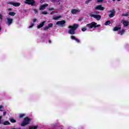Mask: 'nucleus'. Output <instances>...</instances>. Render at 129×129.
Returning a JSON list of instances; mask_svg holds the SVG:
<instances>
[{
    "instance_id": "nucleus-1",
    "label": "nucleus",
    "mask_w": 129,
    "mask_h": 129,
    "mask_svg": "<svg viewBox=\"0 0 129 129\" xmlns=\"http://www.w3.org/2000/svg\"><path fill=\"white\" fill-rule=\"evenodd\" d=\"M79 27V25L77 24H74L73 26H69L68 27V28L70 29L68 33L70 34V35H75L76 29Z\"/></svg>"
},
{
    "instance_id": "nucleus-2",
    "label": "nucleus",
    "mask_w": 129,
    "mask_h": 129,
    "mask_svg": "<svg viewBox=\"0 0 129 129\" xmlns=\"http://www.w3.org/2000/svg\"><path fill=\"white\" fill-rule=\"evenodd\" d=\"M100 25H97V23L95 22H91V23L86 25V27L89 28V29H92V28H98Z\"/></svg>"
},
{
    "instance_id": "nucleus-3",
    "label": "nucleus",
    "mask_w": 129,
    "mask_h": 129,
    "mask_svg": "<svg viewBox=\"0 0 129 129\" xmlns=\"http://www.w3.org/2000/svg\"><path fill=\"white\" fill-rule=\"evenodd\" d=\"M29 121H31V119L29 118L28 117H25L24 120L21 123V126H25V125L29 124Z\"/></svg>"
},
{
    "instance_id": "nucleus-4",
    "label": "nucleus",
    "mask_w": 129,
    "mask_h": 129,
    "mask_svg": "<svg viewBox=\"0 0 129 129\" xmlns=\"http://www.w3.org/2000/svg\"><path fill=\"white\" fill-rule=\"evenodd\" d=\"M90 16L92 18H94V19H96L97 21H99V20L101 19V16L98 15H94L91 13L90 14Z\"/></svg>"
},
{
    "instance_id": "nucleus-5",
    "label": "nucleus",
    "mask_w": 129,
    "mask_h": 129,
    "mask_svg": "<svg viewBox=\"0 0 129 129\" xmlns=\"http://www.w3.org/2000/svg\"><path fill=\"white\" fill-rule=\"evenodd\" d=\"M65 24H66V21H65V20L57 21L56 22V25L58 26V27H64V25H65Z\"/></svg>"
},
{
    "instance_id": "nucleus-6",
    "label": "nucleus",
    "mask_w": 129,
    "mask_h": 129,
    "mask_svg": "<svg viewBox=\"0 0 129 129\" xmlns=\"http://www.w3.org/2000/svg\"><path fill=\"white\" fill-rule=\"evenodd\" d=\"M7 4L12 5V6H14V7H20V6H21V3H14V2H8Z\"/></svg>"
},
{
    "instance_id": "nucleus-7",
    "label": "nucleus",
    "mask_w": 129,
    "mask_h": 129,
    "mask_svg": "<svg viewBox=\"0 0 129 129\" xmlns=\"http://www.w3.org/2000/svg\"><path fill=\"white\" fill-rule=\"evenodd\" d=\"M25 4L31 5V6H35V1L34 0H26Z\"/></svg>"
},
{
    "instance_id": "nucleus-8",
    "label": "nucleus",
    "mask_w": 129,
    "mask_h": 129,
    "mask_svg": "<svg viewBox=\"0 0 129 129\" xmlns=\"http://www.w3.org/2000/svg\"><path fill=\"white\" fill-rule=\"evenodd\" d=\"M7 22H6V24H7L8 26H11V25L13 24V21H14V20L12 18H7Z\"/></svg>"
},
{
    "instance_id": "nucleus-9",
    "label": "nucleus",
    "mask_w": 129,
    "mask_h": 129,
    "mask_svg": "<svg viewBox=\"0 0 129 129\" xmlns=\"http://www.w3.org/2000/svg\"><path fill=\"white\" fill-rule=\"evenodd\" d=\"M109 13H111L109 15V18H113V17H114V15H115V11H114V10L110 11Z\"/></svg>"
},
{
    "instance_id": "nucleus-10",
    "label": "nucleus",
    "mask_w": 129,
    "mask_h": 129,
    "mask_svg": "<svg viewBox=\"0 0 129 129\" xmlns=\"http://www.w3.org/2000/svg\"><path fill=\"white\" fill-rule=\"evenodd\" d=\"M96 10H99L100 11H103L104 10V8L102 7L101 5H98L95 7Z\"/></svg>"
},
{
    "instance_id": "nucleus-11",
    "label": "nucleus",
    "mask_w": 129,
    "mask_h": 129,
    "mask_svg": "<svg viewBox=\"0 0 129 129\" xmlns=\"http://www.w3.org/2000/svg\"><path fill=\"white\" fill-rule=\"evenodd\" d=\"M48 6H49V5L48 4L42 5L41 6H40L39 10H40V11H43V10H45V8H47Z\"/></svg>"
},
{
    "instance_id": "nucleus-12",
    "label": "nucleus",
    "mask_w": 129,
    "mask_h": 129,
    "mask_svg": "<svg viewBox=\"0 0 129 129\" xmlns=\"http://www.w3.org/2000/svg\"><path fill=\"white\" fill-rule=\"evenodd\" d=\"M71 13L72 14H73V15H75V14H76L77 13H80V10L73 9L71 11Z\"/></svg>"
},
{
    "instance_id": "nucleus-13",
    "label": "nucleus",
    "mask_w": 129,
    "mask_h": 129,
    "mask_svg": "<svg viewBox=\"0 0 129 129\" xmlns=\"http://www.w3.org/2000/svg\"><path fill=\"white\" fill-rule=\"evenodd\" d=\"M71 38L72 39V40H75L77 42V43H80V40L75 37V36H71Z\"/></svg>"
},
{
    "instance_id": "nucleus-14",
    "label": "nucleus",
    "mask_w": 129,
    "mask_h": 129,
    "mask_svg": "<svg viewBox=\"0 0 129 129\" xmlns=\"http://www.w3.org/2000/svg\"><path fill=\"white\" fill-rule=\"evenodd\" d=\"M45 23H46V22H45V21L42 22L40 24H39L37 26V28L40 29V28H42V27H44V25H45Z\"/></svg>"
},
{
    "instance_id": "nucleus-15",
    "label": "nucleus",
    "mask_w": 129,
    "mask_h": 129,
    "mask_svg": "<svg viewBox=\"0 0 129 129\" xmlns=\"http://www.w3.org/2000/svg\"><path fill=\"white\" fill-rule=\"evenodd\" d=\"M120 29H121V27L120 26V25H119L118 26L115 27L113 29V31H118V30H120Z\"/></svg>"
},
{
    "instance_id": "nucleus-16",
    "label": "nucleus",
    "mask_w": 129,
    "mask_h": 129,
    "mask_svg": "<svg viewBox=\"0 0 129 129\" xmlns=\"http://www.w3.org/2000/svg\"><path fill=\"white\" fill-rule=\"evenodd\" d=\"M123 25L124 26V27H127V26H128V22L127 21H124L123 22Z\"/></svg>"
},
{
    "instance_id": "nucleus-17",
    "label": "nucleus",
    "mask_w": 129,
    "mask_h": 129,
    "mask_svg": "<svg viewBox=\"0 0 129 129\" xmlns=\"http://www.w3.org/2000/svg\"><path fill=\"white\" fill-rule=\"evenodd\" d=\"M60 2V0H51V2L53 3L54 4L56 3H59Z\"/></svg>"
},
{
    "instance_id": "nucleus-18",
    "label": "nucleus",
    "mask_w": 129,
    "mask_h": 129,
    "mask_svg": "<svg viewBox=\"0 0 129 129\" xmlns=\"http://www.w3.org/2000/svg\"><path fill=\"white\" fill-rule=\"evenodd\" d=\"M4 125H8V124H10V122L8 121H6L4 122Z\"/></svg>"
},
{
    "instance_id": "nucleus-19",
    "label": "nucleus",
    "mask_w": 129,
    "mask_h": 129,
    "mask_svg": "<svg viewBox=\"0 0 129 129\" xmlns=\"http://www.w3.org/2000/svg\"><path fill=\"white\" fill-rule=\"evenodd\" d=\"M60 18H61V16H56L54 18H53V20H55V21H56V20H58V19H60Z\"/></svg>"
},
{
    "instance_id": "nucleus-20",
    "label": "nucleus",
    "mask_w": 129,
    "mask_h": 129,
    "mask_svg": "<svg viewBox=\"0 0 129 129\" xmlns=\"http://www.w3.org/2000/svg\"><path fill=\"white\" fill-rule=\"evenodd\" d=\"M15 15H16V13H15L14 12L9 13V15L12 16V17H14V16H15Z\"/></svg>"
},
{
    "instance_id": "nucleus-21",
    "label": "nucleus",
    "mask_w": 129,
    "mask_h": 129,
    "mask_svg": "<svg viewBox=\"0 0 129 129\" xmlns=\"http://www.w3.org/2000/svg\"><path fill=\"white\" fill-rule=\"evenodd\" d=\"M110 24V21H107L105 22V26H108Z\"/></svg>"
},
{
    "instance_id": "nucleus-22",
    "label": "nucleus",
    "mask_w": 129,
    "mask_h": 129,
    "mask_svg": "<svg viewBox=\"0 0 129 129\" xmlns=\"http://www.w3.org/2000/svg\"><path fill=\"white\" fill-rule=\"evenodd\" d=\"M37 128H38V127L36 126H32L29 127V129H37Z\"/></svg>"
},
{
    "instance_id": "nucleus-23",
    "label": "nucleus",
    "mask_w": 129,
    "mask_h": 129,
    "mask_svg": "<svg viewBox=\"0 0 129 129\" xmlns=\"http://www.w3.org/2000/svg\"><path fill=\"white\" fill-rule=\"evenodd\" d=\"M123 33H124V30H122L120 32L118 33V34H120V35H123Z\"/></svg>"
},
{
    "instance_id": "nucleus-24",
    "label": "nucleus",
    "mask_w": 129,
    "mask_h": 129,
    "mask_svg": "<svg viewBox=\"0 0 129 129\" xmlns=\"http://www.w3.org/2000/svg\"><path fill=\"white\" fill-rule=\"evenodd\" d=\"M86 30H87V28H86V27H84V28H82V32H85V31H86Z\"/></svg>"
},
{
    "instance_id": "nucleus-25",
    "label": "nucleus",
    "mask_w": 129,
    "mask_h": 129,
    "mask_svg": "<svg viewBox=\"0 0 129 129\" xmlns=\"http://www.w3.org/2000/svg\"><path fill=\"white\" fill-rule=\"evenodd\" d=\"M41 14L42 15H47V14H48V12H47V11H43L41 12Z\"/></svg>"
},
{
    "instance_id": "nucleus-26",
    "label": "nucleus",
    "mask_w": 129,
    "mask_h": 129,
    "mask_svg": "<svg viewBox=\"0 0 129 129\" xmlns=\"http://www.w3.org/2000/svg\"><path fill=\"white\" fill-rule=\"evenodd\" d=\"M47 26H48V28H52V27H53V24L52 23L49 24Z\"/></svg>"
},
{
    "instance_id": "nucleus-27",
    "label": "nucleus",
    "mask_w": 129,
    "mask_h": 129,
    "mask_svg": "<svg viewBox=\"0 0 129 129\" xmlns=\"http://www.w3.org/2000/svg\"><path fill=\"white\" fill-rule=\"evenodd\" d=\"M24 116H25V114H21L19 115V117L20 118H22V117H24Z\"/></svg>"
},
{
    "instance_id": "nucleus-28",
    "label": "nucleus",
    "mask_w": 129,
    "mask_h": 129,
    "mask_svg": "<svg viewBox=\"0 0 129 129\" xmlns=\"http://www.w3.org/2000/svg\"><path fill=\"white\" fill-rule=\"evenodd\" d=\"M10 121H11V122H16V120H15L14 118L10 119Z\"/></svg>"
},
{
    "instance_id": "nucleus-29",
    "label": "nucleus",
    "mask_w": 129,
    "mask_h": 129,
    "mask_svg": "<svg viewBox=\"0 0 129 129\" xmlns=\"http://www.w3.org/2000/svg\"><path fill=\"white\" fill-rule=\"evenodd\" d=\"M49 29L48 26H46L44 28L43 30L44 31H47V30H48Z\"/></svg>"
},
{
    "instance_id": "nucleus-30",
    "label": "nucleus",
    "mask_w": 129,
    "mask_h": 129,
    "mask_svg": "<svg viewBox=\"0 0 129 129\" xmlns=\"http://www.w3.org/2000/svg\"><path fill=\"white\" fill-rule=\"evenodd\" d=\"M3 115H4V116H6V115H7V112L6 111H4L3 112Z\"/></svg>"
},
{
    "instance_id": "nucleus-31",
    "label": "nucleus",
    "mask_w": 129,
    "mask_h": 129,
    "mask_svg": "<svg viewBox=\"0 0 129 129\" xmlns=\"http://www.w3.org/2000/svg\"><path fill=\"white\" fill-rule=\"evenodd\" d=\"M33 11L35 14H37V13H38V10H37V9H34Z\"/></svg>"
},
{
    "instance_id": "nucleus-32",
    "label": "nucleus",
    "mask_w": 129,
    "mask_h": 129,
    "mask_svg": "<svg viewBox=\"0 0 129 129\" xmlns=\"http://www.w3.org/2000/svg\"><path fill=\"white\" fill-rule=\"evenodd\" d=\"M122 16H123L124 17H127V16H128V14H122Z\"/></svg>"
},
{
    "instance_id": "nucleus-33",
    "label": "nucleus",
    "mask_w": 129,
    "mask_h": 129,
    "mask_svg": "<svg viewBox=\"0 0 129 129\" xmlns=\"http://www.w3.org/2000/svg\"><path fill=\"white\" fill-rule=\"evenodd\" d=\"M97 3H101V2H103V0H97Z\"/></svg>"
},
{
    "instance_id": "nucleus-34",
    "label": "nucleus",
    "mask_w": 129,
    "mask_h": 129,
    "mask_svg": "<svg viewBox=\"0 0 129 129\" xmlns=\"http://www.w3.org/2000/svg\"><path fill=\"white\" fill-rule=\"evenodd\" d=\"M34 26V24H32L31 26H29V28H32Z\"/></svg>"
},
{
    "instance_id": "nucleus-35",
    "label": "nucleus",
    "mask_w": 129,
    "mask_h": 129,
    "mask_svg": "<svg viewBox=\"0 0 129 129\" xmlns=\"http://www.w3.org/2000/svg\"><path fill=\"white\" fill-rule=\"evenodd\" d=\"M3 118V116H0V124L2 123V121H1V119Z\"/></svg>"
},
{
    "instance_id": "nucleus-36",
    "label": "nucleus",
    "mask_w": 129,
    "mask_h": 129,
    "mask_svg": "<svg viewBox=\"0 0 129 129\" xmlns=\"http://www.w3.org/2000/svg\"><path fill=\"white\" fill-rule=\"evenodd\" d=\"M0 19L1 20L3 19V15H2V14H0Z\"/></svg>"
},
{
    "instance_id": "nucleus-37",
    "label": "nucleus",
    "mask_w": 129,
    "mask_h": 129,
    "mask_svg": "<svg viewBox=\"0 0 129 129\" xmlns=\"http://www.w3.org/2000/svg\"><path fill=\"white\" fill-rule=\"evenodd\" d=\"M91 0H88L86 2V4H89Z\"/></svg>"
},
{
    "instance_id": "nucleus-38",
    "label": "nucleus",
    "mask_w": 129,
    "mask_h": 129,
    "mask_svg": "<svg viewBox=\"0 0 129 129\" xmlns=\"http://www.w3.org/2000/svg\"><path fill=\"white\" fill-rule=\"evenodd\" d=\"M53 10H54L53 8H50V9H49V11H53Z\"/></svg>"
},
{
    "instance_id": "nucleus-39",
    "label": "nucleus",
    "mask_w": 129,
    "mask_h": 129,
    "mask_svg": "<svg viewBox=\"0 0 129 129\" xmlns=\"http://www.w3.org/2000/svg\"><path fill=\"white\" fill-rule=\"evenodd\" d=\"M36 21H37V19H33L34 23H35V22H36Z\"/></svg>"
},
{
    "instance_id": "nucleus-40",
    "label": "nucleus",
    "mask_w": 129,
    "mask_h": 129,
    "mask_svg": "<svg viewBox=\"0 0 129 129\" xmlns=\"http://www.w3.org/2000/svg\"><path fill=\"white\" fill-rule=\"evenodd\" d=\"M8 11H12V9L9 8V9H8Z\"/></svg>"
},
{
    "instance_id": "nucleus-41",
    "label": "nucleus",
    "mask_w": 129,
    "mask_h": 129,
    "mask_svg": "<svg viewBox=\"0 0 129 129\" xmlns=\"http://www.w3.org/2000/svg\"><path fill=\"white\" fill-rule=\"evenodd\" d=\"M1 108H3V106H2V105L0 106V109Z\"/></svg>"
},
{
    "instance_id": "nucleus-42",
    "label": "nucleus",
    "mask_w": 129,
    "mask_h": 129,
    "mask_svg": "<svg viewBox=\"0 0 129 129\" xmlns=\"http://www.w3.org/2000/svg\"><path fill=\"white\" fill-rule=\"evenodd\" d=\"M49 43H51V40H48Z\"/></svg>"
},
{
    "instance_id": "nucleus-43",
    "label": "nucleus",
    "mask_w": 129,
    "mask_h": 129,
    "mask_svg": "<svg viewBox=\"0 0 129 129\" xmlns=\"http://www.w3.org/2000/svg\"><path fill=\"white\" fill-rule=\"evenodd\" d=\"M0 111H3V109H0Z\"/></svg>"
},
{
    "instance_id": "nucleus-44",
    "label": "nucleus",
    "mask_w": 129,
    "mask_h": 129,
    "mask_svg": "<svg viewBox=\"0 0 129 129\" xmlns=\"http://www.w3.org/2000/svg\"><path fill=\"white\" fill-rule=\"evenodd\" d=\"M51 14H54V12H52Z\"/></svg>"
},
{
    "instance_id": "nucleus-45",
    "label": "nucleus",
    "mask_w": 129,
    "mask_h": 129,
    "mask_svg": "<svg viewBox=\"0 0 129 129\" xmlns=\"http://www.w3.org/2000/svg\"><path fill=\"white\" fill-rule=\"evenodd\" d=\"M1 30H2V28L0 27V31H1Z\"/></svg>"
},
{
    "instance_id": "nucleus-46",
    "label": "nucleus",
    "mask_w": 129,
    "mask_h": 129,
    "mask_svg": "<svg viewBox=\"0 0 129 129\" xmlns=\"http://www.w3.org/2000/svg\"><path fill=\"white\" fill-rule=\"evenodd\" d=\"M114 1H115V0H113V2H114Z\"/></svg>"
},
{
    "instance_id": "nucleus-47",
    "label": "nucleus",
    "mask_w": 129,
    "mask_h": 129,
    "mask_svg": "<svg viewBox=\"0 0 129 129\" xmlns=\"http://www.w3.org/2000/svg\"><path fill=\"white\" fill-rule=\"evenodd\" d=\"M49 1H51V2H52V0H49Z\"/></svg>"
}]
</instances>
